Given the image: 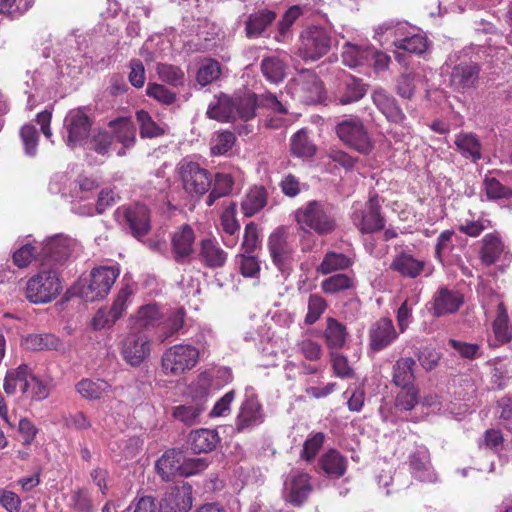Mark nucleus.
I'll return each instance as SVG.
<instances>
[{
    "label": "nucleus",
    "mask_w": 512,
    "mask_h": 512,
    "mask_svg": "<svg viewBox=\"0 0 512 512\" xmlns=\"http://www.w3.org/2000/svg\"><path fill=\"white\" fill-rule=\"evenodd\" d=\"M268 251L273 264L280 270H286L293 261L295 246L290 241L285 229L274 230L268 238Z\"/></svg>",
    "instance_id": "obj_14"
},
{
    "label": "nucleus",
    "mask_w": 512,
    "mask_h": 512,
    "mask_svg": "<svg viewBox=\"0 0 512 512\" xmlns=\"http://www.w3.org/2000/svg\"><path fill=\"white\" fill-rule=\"evenodd\" d=\"M389 268L403 278L416 279L425 273L427 262L402 251L393 257Z\"/></svg>",
    "instance_id": "obj_24"
},
{
    "label": "nucleus",
    "mask_w": 512,
    "mask_h": 512,
    "mask_svg": "<svg viewBox=\"0 0 512 512\" xmlns=\"http://www.w3.org/2000/svg\"><path fill=\"white\" fill-rule=\"evenodd\" d=\"M192 507V488L183 483L168 489L160 501L162 512H188Z\"/></svg>",
    "instance_id": "obj_20"
},
{
    "label": "nucleus",
    "mask_w": 512,
    "mask_h": 512,
    "mask_svg": "<svg viewBox=\"0 0 512 512\" xmlns=\"http://www.w3.org/2000/svg\"><path fill=\"white\" fill-rule=\"evenodd\" d=\"M186 311L183 307L169 310L161 319L158 336L161 341L177 335L184 327Z\"/></svg>",
    "instance_id": "obj_30"
},
{
    "label": "nucleus",
    "mask_w": 512,
    "mask_h": 512,
    "mask_svg": "<svg viewBox=\"0 0 512 512\" xmlns=\"http://www.w3.org/2000/svg\"><path fill=\"white\" fill-rule=\"evenodd\" d=\"M418 402V391L414 386L402 388L396 396L395 406L401 412H407L414 408Z\"/></svg>",
    "instance_id": "obj_63"
},
{
    "label": "nucleus",
    "mask_w": 512,
    "mask_h": 512,
    "mask_svg": "<svg viewBox=\"0 0 512 512\" xmlns=\"http://www.w3.org/2000/svg\"><path fill=\"white\" fill-rule=\"evenodd\" d=\"M369 347L378 352L391 345L398 337V333L390 318L383 317L373 323L369 329Z\"/></svg>",
    "instance_id": "obj_21"
},
{
    "label": "nucleus",
    "mask_w": 512,
    "mask_h": 512,
    "mask_svg": "<svg viewBox=\"0 0 512 512\" xmlns=\"http://www.w3.org/2000/svg\"><path fill=\"white\" fill-rule=\"evenodd\" d=\"M260 69L268 82L277 84L286 77L287 64L278 56H267L262 59Z\"/></svg>",
    "instance_id": "obj_43"
},
{
    "label": "nucleus",
    "mask_w": 512,
    "mask_h": 512,
    "mask_svg": "<svg viewBox=\"0 0 512 512\" xmlns=\"http://www.w3.org/2000/svg\"><path fill=\"white\" fill-rule=\"evenodd\" d=\"M62 291V282L56 269H42L26 282L25 297L33 304H46Z\"/></svg>",
    "instance_id": "obj_3"
},
{
    "label": "nucleus",
    "mask_w": 512,
    "mask_h": 512,
    "mask_svg": "<svg viewBox=\"0 0 512 512\" xmlns=\"http://www.w3.org/2000/svg\"><path fill=\"white\" fill-rule=\"evenodd\" d=\"M156 72L159 79L173 87H182L185 83L184 71L176 65L158 63Z\"/></svg>",
    "instance_id": "obj_50"
},
{
    "label": "nucleus",
    "mask_w": 512,
    "mask_h": 512,
    "mask_svg": "<svg viewBox=\"0 0 512 512\" xmlns=\"http://www.w3.org/2000/svg\"><path fill=\"white\" fill-rule=\"evenodd\" d=\"M118 276L119 270L115 267L101 266L94 268L90 273L88 286L82 291L83 296L91 302L106 297Z\"/></svg>",
    "instance_id": "obj_13"
},
{
    "label": "nucleus",
    "mask_w": 512,
    "mask_h": 512,
    "mask_svg": "<svg viewBox=\"0 0 512 512\" xmlns=\"http://www.w3.org/2000/svg\"><path fill=\"white\" fill-rule=\"evenodd\" d=\"M219 441L216 431L210 429H199L192 431L189 435V445L194 453H208L212 451Z\"/></svg>",
    "instance_id": "obj_38"
},
{
    "label": "nucleus",
    "mask_w": 512,
    "mask_h": 512,
    "mask_svg": "<svg viewBox=\"0 0 512 512\" xmlns=\"http://www.w3.org/2000/svg\"><path fill=\"white\" fill-rule=\"evenodd\" d=\"M195 233L188 224L182 225L171 237L173 259L178 264L189 262L194 253Z\"/></svg>",
    "instance_id": "obj_19"
},
{
    "label": "nucleus",
    "mask_w": 512,
    "mask_h": 512,
    "mask_svg": "<svg viewBox=\"0 0 512 512\" xmlns=\"http://www.w3.org/2000/svg\"><path fill=\"white\" fill-rule=\"evenodd\" d=\"M504 252V244L496 233L486 234L482 238L480 259L486 266L495 264Z\"/></svg>",
    "instance_id": "obj_36"
},
{
    "label": "nucleus",
    "mask_w": 512,
    "mask_h": 512,
    "mask_svg": "<svg viewBox=\"0 0 512 512\" xmlns=\"http://www.w3.org/2000/svg\"><path fill=\"white\" fill-rule=\"evenodd\" d=\"M72 240L64 236H55L40 245L39 261L42 267L55 269L62 265L71 255Z\"/></svg>",
    "instance_id": "obj_15"
},
{
    "label": "nucleus",
    "mask_w": 512,
    "mask_h": 512,
    "mask_svg": "<svg viewBox=\"0 0 512 512\" xmlns=\"http://www.w3.org/2000/svg\"><path fill=\"white\" fill-rule=\"evenodd\" d=\"M141 138H156L165 134V129L157 124L146 110L136 112Z\"/></svg>",
    "instance_id": "obj_51"
},
{
    "label": "nucleus",
    "mask_w": 512,
    "mask_h": 512,
    "mask_svg": "<svg viewBox=\"0 0 512 512\" xmlns=\"http://www.w3.org/2000/svg\"><path fill=\"white\" fill-rule=\"evenodd\" d=\"M33 376L32 369L25 363L20 364L14 369H9L4 378V391L8 395H15L20 392L26 396L31 387Z\"/></svg>",
    "instance_id": "obj_23"
},
{
    "label": "nucleus",
    "mask_w": 512,
    "mask_h": 512,
    "mask_svg": "<svg viewBox=\"0 0 512 512\" xmlns=\"http://www.w3.org/2000/svg\"><path fill=\"white\" fill-rule=\"evenodd\" d=\"M492 327L494 335L499 342L509 343L512 340V326L509 323V316L504 302H499L497 306V315Z\"/></svg>",
    "instance_id": "obj_46"
},
{
    "label": "nucleus",
    "mask_w": 512,
    "mask_h": 512,
    "mask_svg": "<svg viewBox=\"0 0 512 512\" xmlns=\"http://www.w3.org/2000/svg\"><path fill=\"white\" fill-rule=\"evenodd\" d=\"M335 130L339 139L358 153L369 155L373 151L374 142L359 117L351 116L342 120L336 125Z\"/></svg>",
    "instance_id": "obj_7"
},
{
    "label": "nucleus",
    "mask_w": 512,
    "mask_h": 512,
    "mask_svg": "<svg viewBox=\"0 0 512 512\" xmlns=\"http://www.w3.org/2000/svg\"><path fill=\"white\" fill-rule=\"evenodd\" d=\"M200 359V351L190 344H175L161 357V369L166 376H180L192 370Z\"/></svg>",
    "instance_id": "obj_4"
},
{
    "label": "nucleus",
    "mask_w": 512,
    "mask_h": 512,
    "mask_svg": "<svg viewBox=\"0 0 512 512\" xmlns=\"http://www.w3.org/2000/svg\"><path fill=\"white\" fill-rule=\"evenodd\" d=\"M483 184L486 196L490 200L512 198V189L494 177H485Z\"/></svg>",
    "instance_id": "obj_56"
},
{
    "label": "nucleus",
    "mask_w": 512,
    "mask_h": 512,
    "mask_svg": "<svg viewBox=\"0 0 512 512\" xmlns=\"http://www.w3.org/2000/svg\"><path fill=\"white\" fill-rule=\"evenodd\" d=\"M70 507L76 512H94V505L88 492L83 489L73 491Z\"/></svg>",
    "instance_id": "obj_64"
},
{
    "label": "nucleus",
    "mask_w": 512,
    "mask_h": 512,
    "mask_svg": "<svg viewBox=\"0 0 512 512\" xmlns=\"http://www.w3.org/2000/svg\"><path fill=\"white\" fill-rule=\"evenodd\" d=\"M481 65L472 60L461 61L451 67L448 86L456 93L476 90L480 83Z\"/></svg>",
    "instance_id": "obj_9"
},
{
    "label": "nucleus",
    "mask_w": 512,
    "mask_h": 512,
    "mask_svg": "<svg viewBox=\"0 0 512 512\" xmlns=\"http://www.w3.org/2000/svg\"><path fill=\"white\" fill-rule=\"evenodd\" d=\"M235 119L239 118L248 121L255 117L258 97L255 93H244L243 95L233 96Z\"/></svg>",
    "instance_id": "obj_48"
},
{
    "label": "nucleus",
    "mask_w": 512,
    "mask_h": 512,
    "mask_svg": "<svg viewBox=\"0 0 512 512\" xmlns=\"http://www.w3.org/2000/svg\"><path fill=\"white\" fill-rule=\"evenodd\" d=\"M320 469L330 478L342 477L347 468V460L337 450L330 449L319 459Z\"/></svg>",
    "instance_id": "obj_34"
},
{
    "label": "nucleus",
    "mask_w": 512,
    "mask_h": 512,
    "mask_svg": "<svg viewBox=\"0 0 512 512\" xmlns=\"http://www.w3.org/2000/svg\"><path fill=\"white\" fill-rule=\"evenodd\" d=\"M207 116L221 122H229L235 119L234 98L222 94L215 105L209 106Z\"/></svg>",
    "instance_id": "obj_44"
},
{
    "label": "nucleus",
    "mask_w": 512,
    "mask_h": 512,
    "mask_svg": "<svg viewBox=\"0 0 512 512\" xmlns=\"http://www.w3.org/2000/svg\"><path fill=\"white\" fill-rule=\"evenodd\" d=\"M213 381L211 371H203L190 385L192 401L175 408L172 416H200L207 409V398Z\"/></svg>",
    "instance_id": "obj_8"
},
{
    "label": "nucleus",
    "mask_w": 512,
    "mask_h": 512,
    "mask_svg": "<svg viewBox=\"0 0 512 512\" xmlns=\"http://www.w3.org/2000/svg\"><path fill=\"white\" fill-rule=\"evenodd\" d=\"M289 88L293 97L305 104L319 102L323 93L322 82L311 71L301 72L293 79Z\"/></svg>",
    "instance_id": "obj_16"
},
{
    "label": "nucleus",
    "mask_w": 512,
    "mask_h": 512,
    "mask_svg": "<svg viewBox=\"0 0 512 512\" xmlns=\"http://www.w3.org/2000/svg\"><path fill=\"white\" fill-rule=\"evenodd\" d=\"M275 18L276 13L267 9L251 14L246 22L247 35L249 37L261 35Z\"/></svg>",
    "instance_id": "obj_49"
},
{
    "label": "nucleus",
    "mask_w": 512,
    "mask_h": 512,
    "mask_svg": "<svg viewBox=\"0 0 512 512\" xmlns=\"http://www.w3.org/2000/svg\"><path fill=\"white\" fill-rule=\"evenodd\" d=\"M335 38L330 29L312 25L299 35L296 54L305 62H315L331 50Z\"/></svg>",
    "instance_id": "obj_2"
},
{
    "label": "nucleus",
    "mask_w": 512,
    "mask_h": 512,
    "mask_svg": "<svg viewBox=\"0 0 512 512\" xmlns=\"http://www.w3.org/2000/svg\"><path fill=\"white\" fill-rule=\"evenodd\" d=\"M295 219L303 228H309L318 235H328L335 231L337 222L333 207L325 202L312 200L295 212Z\"/></svg>",
    "instance_id": "obj_1"
},
{
    "label": "nucleus",
    "mask_w": 512,
    "mask_h": 512,
    "mask_svg": "<svg viewBox=\"0 0 512 512\" xmlns=\"http://www.w3.org/2000/svg\"><path fill=\"white\" fill-rule=\"evenodd\" d=\"M291 152L297 157H312L316 152L315 145L309 140L304 130L296 132L291 138Z\"/></svg>",
    "instance_id": "obj_53"
},
{
    "label": "nucleus",
    "mask_w": 512,
    "mask_h": 512,
    "mask_svg": "<svg viewBox=\"0 0 512 512\" xmlns=\"http://www.w3.org/2000/svg\"><path fill=\"white\" fill-rule=\"evenodd\" d=\"M77 392L85 399L98 400L112 392L111 384L101 378H83L76 384Z\"/></svg>",
    "instance_id": "obj_32"
},
{
    "label": "nucleus",
    "mask_w": 512,
    "mask_h": 512,
    "mask_svg": "<svg viewBox=\"0 0 512 512\" xmlns=\"http://www.w3.org/2000/svg\"><path fill=\"white\" fill-rule=\"evenodd\" d=\"M148 97L153 98L162 105H172L177 99V94L163 84L156 82L148 83L146 88Z\"/></svg>",
    "instance_id": "obj_55"
},
{
    "label": "nucleus",
    "mask_w": 512,
    "mask_h": 512,
    "mask_svg": "<svg viewBox=\"0 0 512 512\" xmlns=\"http://www.w3.org/2000/svg\"><path fill=\"white\" fill-rule=\"evenodd\" d=\"M20 137L27 155L33 157L37 153L39 133L34 125L25 124L20 130Z\"/></svg>",
    "instance_id": "obj_61"
},
{
    "label": "nucleus",
    "mask_w": 512,
    "mask_h": 512,
    "mask_svg": "<svg viewBox=\"0 0 512 512\" xmlns=\"http://www.w3.org/2000/svg\"><path fill=\"white\" fill-rule=\"evenodd\" d=\"M236 142V136L231 131H223L216 135L211 145V154L214 156L224 155L232 149Z\"/></svg>",
    "instance_id": "obj_60"
},
{
    "label": "nucleus",
    "mask_w": 512,
    "mask_h": 512,
    "mask_svg": "<svg viewBox=\"0 0 512 512\" xmlns=\"http://www.w3.org/2000/svg\"><path fill=\"white\" fill-rule=\"evenodd\" d=\"M311 490L308 474H291L284 482L283 497L287 502L299 506L307 499Z\"/></svg>",
    "instance_id": "obj_22"
},
{
    "label": "nucleus",
    "mask_w": 512,
    "mask_h": 512,
    "mask_svg": "<svg viewBox=\"0 0 512 512\" xmlns=\"http://www.w3.org/2000/svg\"><path fill=\"white\" fill-rule=\"evenodd\" d=\"M268 193L263 186L251 188L241 203V210L246 217H251L267 205Z\"/></svg>",
    "instance_id": "obj_41"
},
{
    "label": "nucleus",
    "mask_w": 512,
    "mask_h": 512,
    "mask_svg": "<svg viewBox=\"0 0 512 512\" xmlns=\"http://www.w3.org/2000/svg\"><path fill=\"white\" fill-rule=\"evenodd\" d=\"M331 365L334 374L342 379L354 377V369L349 365L348 359L341 353L331 352Z\"/></svg>",
    "instance_id": "obj_62"
},
{
    "label": "nucleus",
    "mask_w": 512,
    "mask_h": 512,
    "mask_svg": "<svg viewBox=\"0 0 512 512\" xmlns=\"http://www.w3.org/2000/svg\"><path fill=\"white\" fill-rule=\"evenodd\" d=\"M25 349L31 351L41 350H60L63 346L62 341L50 333L28 334L22 341Z\"/></svg>",
    "instance_id": "obj_42"
},
{
    "label": "nucleus",
    "mask_w": 512,
    "mask_h": 512,
    "mask_svg": "<svg viewBox=\"0 0 512 512\" xmlns=\"http://www.w3.org/2000/svg\"><path fill=\"white\" fill-rule=\"evenodd\" d=\"M321 291L326 295H336L356 288L354 275L335 273L321 281Z\"/></svg>",
    "instance_id": "obj_33"
},
{
    "label": "nucleus",
    "mask_w": 512,
    "mask_h": 512,
    "mask_svg": "<svg viewBox=\"0 0 512 512\" xmlns=\"http://www.w3.org/2000/svg\"><path fill=\"white\" fill-rule=\"evenodd\" d=\"M372 101L385 118L395 124H403L406 115L396 99L384 89H376L372 93Z\"/></svg>",
    "instance_id": "obj_25"
},
{
    "label": "nucleus",
    "mask_w": 512,
    "mask_h": 512,
    "mask_svg": "<svg viewBox=\"0 0 512 512\" xmlns=\"http://www.w3.org/2000/svg\"><path fill=\"white\" fill-rule=\"evenodd\" d=\"M368 84L361 78L345 74L339 78L334 97L341 105H348L361 100L367 93Z\"/></svg>",
    "instance_id": "obj_18"
},
{
    "label": "nucleus",
    "mask_w": 512,
    "mask_h": 512,
    "mask_svg": "<svg viewBox=\"0 0 512 512\" xmlns=\"http://www.w3.org/2000/svg\"><path fill=\"white\" fill-rule=\"evenodd\" d=\"M227 253L215 239L206 238L200 241L199 261L209 269L222 268L227 261Z\"/></svg>",
    "instance_id": "obj_26"
},
{
    "label": "nucleus",
    "mask_w": 512,
    "mask_h": 512,
    "mask_svg": "<svg viewBox=\"0 0 512 512\" xmlns=\"http://www.w3.org/2000/svg\"><path fill=\"white\" fill-rule=\"evenodd\" d=\"M429 304L430 314L440 318L458 312L464 304V295L458 290L440 286L433 294Z\"/></svg>",
    "instance_id": "obj_17"
},
{
    "label": "nucleus",
    "mask_w": 512,
    "mask_h": 512,
    "mask_svg": "<svg viewBox=\"0 0 512 512\" xmlns=\"http://www.w3.org/2000/svg\"><path fill=\"white\" fill-rule=\"evenodd\" d=\"M163 314L157 304H147L139 308L133 328L137 330L159 327Z\"/></svg>",
    "instance_id": "obj_45"
},
{
    "label": "nucleus",
    "mask_w": 512,
    "mask_h": 512,
    "mask_svg": "<svg viewBox=\"0 0 512 512\" xmlns=\"http://www.w3.org/2000/svg\"><path fill=\"white\" fill-rule=\"evenodd\" d=\"M328 308L326 299L318 293L310 294L307 302V313L304 318L306 325L315 324Z\"/></svg>",
    "instance_id": "obj_52"
},
{
    "label": "nucleus",
    "mask_w": 512,
    "mask_h": 512,
    "mask_svg": "<svg viewBox=\"0 0 512 512\" xmlns=\"http://www.w3.org/2000/svg\"><path fill=\"white\" fill-rule=\"evenodd\" d=\"M184 452L180 449L172 448L167 450L155 464L157 473L162 480L170 481L176 475L181 476Z\"/></svg>",
    "instance_id": "obj_27"
},
{
    "label": "nucleus",
    "mask_w": 512,
    "mask_h": 512,
    "mask_svg": "<svg viewBox=\"0 0 512 512\" xmlns=\"http://www.w3.org/2000/svg\"><path fill=\"white\" fill-rule=\"evenodd\" d=\"M89 143L93 151L99 155L105 156L108 155L113 144V136L107 130L99 129L92 135Z\"/></svg>",
    "instance_id": "obj_59"
},
{
    "label": "nucleus",
    "mask_w": 512,
    "mask_h": 512,
    "mask_svg": "<svg viewBox=\"0 0 512 512\" xmlns=\"http://www.w3.org/2000/svg\"><path fill=\"white\" fill-rule=\"evenodd\" d=\"M221 75V65L217 60L208 59L199 68L196 76L201 86H207L217 80Z\"/></svg>",
    "instance_id": "obj_54"
},
{
    "label": "nucleus",
    "mask_w": 512,
    "mask_h": 512,
    "mask_svg": "<svg viewBox=\"0 0 512 512\" xmlns=\"http://www.w3.org/2000/svg\"><path fill=\"white\" fill-rule=\"evenodd\" d=\"M120 352L126 363L138 367L151 354V339L143 330L132 327L121 342Z\"/></svg>",
    "instance_id": "obj_10"
},
{
    "label": "nucleus",
    "mask_w": 512,
    "mask_h": 512,
    "mask_svg": "<svg viewBox=\"0 0 512 512\" xmlns=\"http://www.w3.org/2000/svg\"><path fill=\"white\" fill-rule=\"evenodd\" d=\"M370 47H359L350 43L345 44L342 52V63L350 68L367 66Z\"/></svg>",
    "instance_id": "obj_47"
},
{
    "label": "nucleus",
    "mask_w": 512,
    "mask_h": 512,
    "mask_svg": "<svg viewBox=\"0 0 512 512\" xmlns=\"http://www.w3.org/2000/svg\"><path fill=\"white\" fill-rule=\"evenodd\" d=\"M39 250L40 246L25 244L13 253V263L18 268H26L33 260H39Z\"/></svg>",
    "instance_id": "obj_57"
},
{
    "label": "nucleus",
    "mask_w": 512,
    "mask_h": 512,
    "mask_svg": "<svg viewBox=\"0 0 512 512\" xmlns=\"http://www.w3.org/2000/svg\"><path fill=\"white\" fill-rule=\"evenodd\" d=\"M234 183V178L231 174L217 172L213 175V182L206 199V205L211 207L216 200L229 196L233 191Z\"/></svg>",
    "instance_id": "obj_39"
},
{
    "label": "nucleus",
    "mask_w": 512,
    "mask_h": 512,
    "mask_svg": "<svg viewBox=\"0 0 512 512\" xmlns=\"http://www.w3.org/2000/svg\"><path fill=\"white\" fill-rule=\"evenodd\" d=\"M348 331L344 324L333 317L326 320L324 339L329 349H341L346 344Z\"/></svg>",
    "instance_id": "obj_40"
},
{
    "label": "nucleus",
    "mask_w": 512,
    "mask_h": 512,
    "mask_svg": "<svg viewBox=\"0 0 512 512\" xmlns=\"http://www.w3.org/2000/svg\"><path fill=\"white\" fill-rule=\"evenodd\" d=\"M351 219L362 234L383 230L386 220L381 211L380 197L377 194L370 195L363 209L354 211Z\"/></svg>",
    "instance_id": "obj_11"
},
{
    "label": "nucleus",
    "mask_w": 512,
    "mask_h": 512,
    "mask_svg": "<svg viewBox=\"0 0 512 512\" xmlns=\"http://www.w3.org/2000/svg\"><path fill=\"white\" fill-rule=\"evenodd\" d=\"M416 362L411 357L398 359L393 365L392 382L400 388L414 386V367Z\"/></svg>",
    "instance_id": "obj_37"
},
{
    "label": "nucleus",
    "mask_w": 512,
    "mask_h": 512,
    "mask_svg": "<svg viewBox=\"0 0 512 512\" xmlns=\"http://www.w3.org/2000/svg\"><path fill=\"white\" fill-rule=\"evenodd\" d=\"M353 264L354 261L349 256L335 251H328L325 253L316 270L321 275H330L335 272L347 270Z\"/></svg>",
    "instance_id": "obj_35"
},
{
    "label": "nucleus",
    "mask_w": 512,
    "mask_h": 512,
    "mask_svg": "<svg viewBox=\"0 0 512 512\" xmlns=\"http://www.w3.org/2000/svg\"><path fill=\"white\" fill-rule=\"evenodd\" d=\"M409 465L411 473L415 478L422 482H434L437 477L431 467L429 452L426 448L421 447L412 453L409 457Z\"/></svg>",
    "instance_id": "obj_29"
},
{
    "label": "nucleus",
    "mask_w": 512,
    "mask_h": 512,
    "mask_svg": "<svg viewBox=\"0 0 512 512\" xmlns=\"http://www.w3.org/2000/svg\"><path fill=\"white\" fill-rule=\"evenodd\" d=\"M178 173L184 191L192 198L204 196L212 186L213 174L198 162L182 160Z\"/></svg>",
    "instance_id": "obj_6"
},
{
    "label": "nucleus",
    "mask_w": 512,
    "mask_h": 512,
    "mask_svg": "<svg viewBox=\"0 0 512 512\" xmlns=\"http://www.w3.org/2000/svg\"><path fill=\"white\" fill-rule=\"evenodd\" d=\"M394 44L396 48L405 50L409 53L422 54L427 49V38L420 34H415L410 37L397 40Z\"/></svg>",
    "instance_id": "obj_58"
},
{
    "label": "nucleus",
    "mask_w": 512,
    "mask_h": 512,
    "mask_svg": "<svg viewBox=\"0 0 512 512\" xmlns=\"http://www.w3.org/2000/svg\"><path fill=\"white\" fill-rule=\"evenodd\" d=\"M93 121L83 108L72 109L64 119L66 143L70 148L82 146L89 138Z\"/></svg>",
    "instance_id": "obj_12"
},
{
    "label": "nucleus",
    "mask_w": 512,
    "mask_h": 512,
    "mask_svg": "<svg viewBox=\"0 0 512 512\" xmlns=\"http://www.w3.org/2000/svg\"><path fill=\"white\" fill-rule=\"evenodd\" d=\"M454 144L463 158L473 163H477L482 158L483 146L476 133L461 131L455 135Z\"/></svg>",
    "instance_id": "obj_28"
},
{
    "label": "nucleus",
    "mask_w": 512,
    "mask_h": 512,
    "mask_svg": "<svg viewBox=\"0 0 512 512\" xmlns=\"http://www.w3.org/2000/svg\"><path fill=\"white\" fill-rule=\"evenodd\" d=\"M113 139L124 148H131L136 143V127L130 117H118L108 122Z\"/></svg>",
    "instance_id": "obj_31"
},
{
    "label": "nucleus",
    "mask_w": 512,
    "mask_h": 512,
    "mask_svg": "<svg viewBox=\"0 0 512 512\" xmlns=\"http://www.w3.org/2000/svg\"><path fill=\"white\" fill-rule=\"evenodd\" d=\"M115 220L127 229L133 237L141 239L151 230L149 208L142 203H130L118 207L114 212Z\"/></svg>",
    "instance_id": "obj_5"
}]
</instances>
